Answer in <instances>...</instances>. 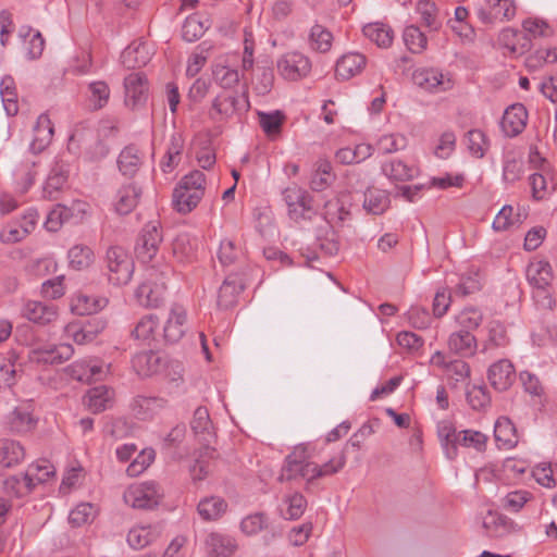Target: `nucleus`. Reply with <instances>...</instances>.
<instances>
[{
    "mask_svg": "<svg viewBox=\"0 0 557 557\" xmlns=\"http://www.w3.org/2000/svg\"><path fill=\"white\" fill-rule=\"evenodd\" d=\"M313 454L309 445L299 444L286 456L282 476L287 480L301 478L307 482L334 475L346 465V455L339 451L326 462L319 465L312 461Z\"/></svg>",
    "mask_w": 557,
    "mask_h": 557,
    "instance_id": "1",
    "label": "nucleus"
},
{
    "mask_svg": "<svg viewBox=\"0 0 557 557\" xmlns=\"http://www.w3.org/2000/svg\"><path fill=\"white\" fill-rule=\"evenodd\" d=\"M171 273L169 265H162L158 270L154 264H151L146 270V280L135 290V297L138 304L147 308L159 307L163 299L166 289L165 280Z\"/></svg>",
    "mask_w": 557,
    "mask_h": 557,
    "instance_id": "2",
    "label": "nucleus"
},
{
    "mask_svg": "<svg viewBox=\"0 0 557 557\" xmlns=\"http://www.w3.org/2000/svg\"><path fill=\"white\" fill-rule=\"evenodd\" d=\"M162 486L152 480L131 484L123 494L126 505L135 509H153L163 499Z\"/></svg>",
    "mask_w": 557,
    "mask_h": 557,
    "instance_id": "3",
    "label": "nucleus"
},
{
    "mask_svg": "<svg viewBox=\"0 0 557 557\" xmlns=\"http://www.w3.org/2000/svg\"><path fill=\"white\" fill-rule=\"evenodd\" d=\"M276 70L278 75L285 81L297 82L311 73L312 62L304 52L290 50L277 58Z\"/></svg>",
    "mask_w": 557,
    "mask_h": 557,
    "instance_id": "4",
    "label": "nucleus"
},
{
    "mask_svg": "<svg viewBox=\"0 0 557 557\" xmlns=\"http://www.w3.org/2000/svg\"><path fill=\"white\" fill-rule=\"evenodd\" d=\"M108 278L114 285L127 284L134 273V261L122 247H110L106 256Z\"/></svg>",
    "mask_w": 557,
    "mask_h": 557,
    "instance_id": "5",
    "label": "nucleus"
},
{
    "mask_svg": "<svg viewBox=\"0 0 557 557\" xmlns=\"http://www.w3.org/2000/svg\"><path fill=\"white\" fill-rule=\"evenodd\" d=\"M282 195L287 206L288 216L293 221L310 220L314 215L312 197L304 188L292 185L286 187Z\"/></svg>",
    "mask_w": 557,
    "mask_h": 557,
    "instance_id": "6",
    "label": "nucleus"
},
{
    "mask_svg": "<svg viewBox=\"0 0 557 557\" xmlns=\"http://www.w3.org/2000/svg\"><path fill=\"white\" fill-rule=\"evenodd\" d=\"M211 77L213 83L222 89L236 87L240 81L236 55L226 53L216 57L211 63Z\"/></svg>",
    "mask_w": 557,
    "mask_h": 557,
    "instance_id": "7",
    "label": "nucleus"
},
{
    "mask_svg": "<svg viewBox=\"0 0 557 557\" xmlns=\"http://www.w3.org/2000/svg\"><path fill=\"white\" fill-rule=\"evenodd\" d=\"M64 372L73 380L90 383L106 377L109 366L96 357L76 360L64 368Z\"/></svg>",
    "mask_w": 557,
    "mask_h": 557,
    "instance_id": "8",
    "label": "nucleus"
},
{
    "mask_svg": "<svg viewBox=\"0 0 557 557\" xmlns=\"http://www.w3.org/2000/svg\"><path fill=\"white\" fill-rule=\"evenodd\" d=\"M161 243L162 235L158 226L154 224L145 225L135 246L137 259L144 264L152 263L157 267L159 263L158 252Z\"/></svg>",
    "mask_w": 557,
    "mask_h": 557,
    "instance_id": "9",
    "label": "nucleus"
},
{
    "mask_svg": "<svg viewBox=\"0 0 557 557\" xmlns=\"http://www.w3.org/2000/svg\"><path fill=\"white\" fill-rule=\"evenodd\" d=\"M516 13L515 0H485V4L476 9L479 21L486 26L508 22L516 16Z\"/></svg>",
    "mask_w": 557,
    "mask_h": 557,
    "instance_id": "10",
    "label": "nucleus"
},
{
    "mask_svg": "<svg viewBox=\"0 0 557 557\" xmlns=\"http://www.w3.org/2000/svg\"><path fill=\"white\" fill-rule=\"evenodd\" d=\"M248 107L246 99H240L236 94H219L211 102L209 117L215 123H224L233 119L239 110Z\"/></svg>",
    "mask_w": 557,
    "mask_h": 557,
    "instance_id": "11",
    "label": "nucleus"
},
{
    "mask_svg": "<svg viewBox=\"0 0 557 557\" xmlns=\"http://www.w3.org/2000/svg\"><path fill=\"white\" fill-rule=\"evenodd\" d=\"M412 82L422 90L431 94L444 92L454 86L450 76L435 67L417 69L412 74Z\"/></svg>",
    "mask_w": 557,
    "mask_h": 557,
    "instance_id": "12",
    "label": "nucleus"
},
{
    "mask_svg": "<svg viewBox=\"0 0 557 557\" xmlns=\"http://www.w3.org/2000/svg\"><path fill=\"white\" fill-rule=\"evenodd\" d=\"M430 362L441 369L448 380L456 383L465 382L470 377L471 369L468 362L461 359L448 360L441 350H436L432 355Z\"/></svg>",
    "mask_w": 557,
    "mask_h": 557,
    "instance_id": "13",
    "label": "nucleus"
},
{
    "mask_svg": "<svg viewBox=\"0 0 557 557\" xmlns=\"http://www.w3.org/2000/svg\"><path fill=\"white\" fill-rule=\"evenodd\" d=\"M21 312L23 318L41 326L51 324L59 318L58 306L38 300H26Z\"/></svg>",
    "mask_w": 557,
    "mask_h": 557,
    "instance_id": "14",
    "label": "nucleus"
},
{
    "mask_svg": "<svg viewBox=\"0 0 557 557\" xmlns=\"http://www.w3.org/2000/svg\"><path fill=\"white\" fill-rule=\"evenodd\" d=\"M74 354L70 344L38 347L30 351L29 359L38 364H60L69 360Z\"/></svg>",
    "mask_w": 557,
    "mask_h": 557,
    "instance_id": "15",
    "label": "nucleus"
},
{
    "mask_svg": "<svg viewBox=\"0 0 557 557\" xmlns=\"http://www.w3.org/2000/svg\"><path fill=\"white\" fill-rule=\"evenodd\" d=\"M528 122V111L522 103H515L508 107L500 122L504 134L515 137L523 132Z\"/></svg>",
    "mask_w": 557,
    "mask_h": 557,
    "instance_id": "16",
    "label": "nucleus"
},
{
    "mask_svg": "<svg viewBox=\"0 0 557 557\" xmlns=\"http://www.w3.org/2000/svg\"><path fill=\"white\" fill-rule=\"evenodd\" d=\"M487 379L496 391H507L516 380L513 364L507 359L494 362L487 370Z\"/></svg>",
    "mask_w": 557,
    "mask_h": 557,
    "instance_id": "17",
    "label": "nucleus"
},
{
    "mask_svg": "<svg viewBox=\"0 0 557 557\" xmlns=\"http://www.w3.org/2000/svg\"><path fill=\"white\" fill-rule=\"evenodd\" d=\"M382 174L392 183H406L420 174V169L400 159H391L381 166Z\"/></svg>",
    "mask_w": 557,
    "mask_h": 557,
    "instance_id": "18",
    "label": "nucleus"
},
{
    "mask_svg": "<svg viewBox=\"0 0 557 557\" xmlns=\"http://www.w3.org/2000/svg\"><path fill=\"white\" fill-rule=\"evenodd\" d=\"M107 305V297L98 295H87L82 292L73 294L70 299V309L72 313L76 315H89L98 313L103 308H106Z\"/></svg>",
    "mask_w": 557,
    "mask_h": 557,
    "instance_id": "19",
    "label": "nucleus"
},
{
    "mask_svg": "<svg viewBox=\"0 0 557 557\" xmlns=\"http://www.w3.org/2000/svg\"><path fill=\"white\" fill-rule=\"evenodd\" d=\"M186 321V309L178 304H174L170 309L169 317L163 327V336L165 341L169 343L178 342L185 334Z\"/></svg>",
    "mask_w": 557,
    "mask_h": 557,
    "instance_id": "20",
    "label": "nucleus"
},
{
    "mask_svg": "<svg viewBox=\"0 0 557 557\" xmlns=\"http://www.w3.org/2000/svg\"><path fill=\"white\" fill-rule=\"evenodd\" d=\"M125 103L133 109L143 104L147 99V81L141 73H131L124 79Z\"/></svg>",
    "mask_w": 557,
    "mask_h": 557,
    "instance_id": "21",
    "label": "nucleus"
},
{
    "mask_svg": "<svg viewBox=\"0 0 557 557\" xmlns=\"http://www.w3.org/2000/svg\"><path fill=\"white\" fill-rule=\"evenodd\" d=\"M33 132L29 150L33 153H40L51 144L54 134L53 124L47 113H41L37 117Z\"/></svg>",
    "mask_w": 557,
    "mask_h": 557,
    "instance_id": "22",
    "label": "nucleus"
},
{
    "mask_svg": "<svg viewBox=\"0 0 557 557\" xmlns=\"http://www.w3.org/2000/svg\"><path fill=\"white\" fill-rule=\"evenodd\" d=\"M367 64V58L360 52H347L336 62L335 73L341 79L348 81L359 75Z\"/></svg>",
    "mask_w": 557,
    "mask_h": 557,
    "instance_id": "23",
    "label": "nucleus"
},
{
    "mask_svg": "<svg viewBox=\"0 0 557 557\" xmlns=\"http://www.w3.org/2000/svg\"><path fill=\"white\" fill-rule=\"evenodd\" d=\"M447 347L450 352L457 356L472 357L476 352L478 341L471 332L458 330L449 335Z\"/></svg>",
    "mask_w": 557,
    "mask_h": 557,
    "instance_id": "24",
    "label": "nucleus"
},
{
    "mask_svg": "<svg viewBox=\"0 0 557 557\" xmlns=\"http://www.w3.org/2000/svg\"><path fill=\"white\" fill-rule=\"evenodd\" d=\"M85 213L86 203L83 201H75L71 207L57 205L48 214L45 226L50 232H57L64 222L74 218V212Z\"/></svg>",
    "mask_w": 557,
    "mask_h": 557,
    "instance_id": "25",
    "label": "nucleus"
},
{
    "mask_svg": "<svg viewBox=\"0 0 557 557\" xmlns=\"http://www.w3.org/2000/svg\"><path fill=\"white\" fill-rule=\"evenodd\" d=\"M151 57L152 51L147 42L134 41L123 50L121 62L127 69L141 67L150 61Z\"/></svg>",
    "mask_w": 557,
    "mask_h": 557,
    "instance_id": "26",
    "label": "nucleus"
},
{
    "mask_svg": "<svg viewBox=\"0 0 557 557\" xmlns=\"http://www.w3.org/2000/svg\"><path fill=\"white\" fill-rule=\"evenodd\" d=\"M525 276L532 287H548L554 273L548 261L534 258L525 269Z\"/></svg>",
    "mask_w": 557,
    "mask_h": 557,
    "instance_id": "27",
    "label": "nucleus"
},
{
    "mask_svg": "<svg viewBox=\"0 0 557 557\" xmlns=\"http://www.w3.org/2000/svg\"><path fill=\"white\" fill-rule=\"evenodd\" d=\"M8 424L12 432L24 434L36 428L37 419L34 417L29 405H22L8 416Z\"/></svg>",
    "mask_w": 557,
    "mask_h": 557,
    "instance_id": "28",
    "label": "nucleus"
},
{
    "mask_svg": "<svg viewBox=\"0 0 557 557\" xmlns=\"http://www.w3.org/2000/svg\"><path fill=\"white\" fill-rule=\"evenodd\" d=\"M161 535V528L157 524L135 525L128 533L126 541L134 549H143L157 541Z\"/></svg>",
    "mask_w": 557,
    "mask_h": 557,
    "instance_id": "29",
    "label": "nucleus"
},
{
    "mask_svg": "<svg viewBox=\"0 0 557 557\" xmlns=\"http://www.w3.org/2000/svg\"><path fill=\"white\" fill-rule=\"evenodd\" d=\"M184 148L185 140L182 134H172L164 157L160 162V169L163 173H171L178 166L183 158Z\"/></svg>",
    "mask_w": 557,
    "mask_h": 557,
    "instance_id": "30",
    "label": "nucleus"
},
{
    "mask_svg": "<svg viewBox=\"0 0 557 557\" xmlns=\"http://www.w3.org/2000/svg\"><path fill=\"white\" fill-rule=\"evenodd\" d=\"M436 432L446 458L455 460L457 458V440L459 438V432L456 431L453 422L448 420L437 422Z\"/></svg>",
    "mask_w": 557,
    "mask_h": 557,
    "instance_id": "31",
    "label": "nucleus"
},
{
    "mask_svg": "<svg viewBox=\"0 0 557 557\" xmlns=\"http://www.w3.org/2000/svg\"><path fill=\"white\" fill-rule=\"evenodd\" d=\"M114 391L104 386H96L90 388L84 397L87 408L94 413L107 410L112 406Z\"/></svg>",
    "mask_w": 557,
    "mask_h": 557,
    "instance_id": "32",
    "label": "nucleus"
},
{
    "mask_svg": "<svg viewBox=\"0 0 557 557\" xmlns=\"http://www.w3.org/2000/svg\"><path fill=\"white\" fill-rule=\"evenodd\" d=\"M494 437L499 448L511 449L517 446V429L507 417H499L494 425Z\"/></svg>",
    "mask_w": 557,
    "mask_h": 557,
    "instance_id": "33",
    "label": "nucleus"
},
{
    "mask_svg": "<svg viewBox=\"0 0 557 557\" xmlns=\"http://www.w3.org/2000/svg\"><path fill=\"white\" fill-rule=\"evenodd\" d=\"M208 553L212 557H230L237 548L236 541L222 533H210L206 539Z\"/></svg>",
    "mask_w": 557,
    "mask_h": 557,
    "instance_id": "34",
    "label": "nucleus"
},
{
    "mask_svg": "<svg viewBox=\"0 0 557 557\" xmlns=\"http://www.w3.org/2000/svg\"><path fill=\"white\" fill-rule=\"evenodd\" d=\"M159 324L156 314H146L136 323L132 334L143 345L151 346L157 339Z\"/></svg>",
    "mask_w": 557,
    "mask_h": 557,
    "instance_id": "35",
    "label": "nucleus"
},
{
    "mask_svg": "<svg viewBox=\"0 0 557 557\" xmlns=\"http://www.w3.org/2000/svg\"><path fill=\"white\" fill-rule=\"evenodd\" d=\"M348 195H341L325 202L324 218L330 224L344 222L350 214Z\"/></svg>",
    "mask_w": 557,
    "mask_h": 557,
    "instance_id": "36",
    "label": "nucleus"
},
{
    "mask_svg": "<svg viewBox=\"0 0 557 557\" xmlns=\"http://www.w3.org/2000/svg\"><path fill=\"white\" fill-rule=\"evenodd\" d=\"M524 172L523 160L520 152L507 150L503 157V180L512 184L519 181Z\"/></svg>",
    "mask_w": 557,
    "mask_h": 557,
    "instance_id": "37",
    "label": "nucleus"
},
{
    "mask_svg": "<svg viewBox=\"0 0 557 557\" xmlns=\"http://www.w3.org/2000/svg\"><path fill=\"white\" fill-rule=\"evenodd\" d=\"M243 289L244 284L237 277L227 276L219 289L218 306L222 309L233 307Z\"/></svg>",
    "mask_w": 557,
    "mask_h": 557,
    "instance_id": "38",
    "label": "nucleus"
},
{
    "mask_svg": "<svg viewBox=\"0 0 557 557\" xmlns=\"http://www.w3.org/2000/svg\"><path fill=\"white\" fill-rule=\"evenodd\" d=\"M25 458V449L20 442L0 438V466L13 467Z\"/></svg>",
    "mask_w": 557,
    "mask_h": 557,
    "instance_id": "39",
    "label": "nucleus"
},
{
    "mask_svg": "<svg viewBox=\"0 0 557 557\" xmlns=\"http://www.w3.org/2000/svg\"><path fill=\"white\" fill-rule=\"evenodd\" d=\"M132 364L140 376H151L159 372L161 359L154 351H143L134 356Z\"/></svg>",
    "mask_w": 557,
    "mask_h": 557,
    "instance_id": "40",
    "label": "nucleus"
},
{
    "mask_svg": "<svg viewBox=\"0 0 557 557\" xmlns=\"http://www.w3.org/2000/svg\"><path fill=\"white\" fill-rule=\"evenodd\" d=\"M140 196V190L133 184L122 186L115 196L114 208L120 214H128L132 212Z\"/></svg>",
    "mask_w": 557,
    "mask_h": 557,
    "instance_id": "41",
    "label": "nucleus"
},
{
    "mask_svg": "<svg viewBox=\"0 0 557 557\" xmlns=\"http://www.w3.org/2000/svg\"><path fill=\"white\" fill-rule=\"evenodd\" d=\"M391 205L389 195L380 188H368L364 193L363 209L371 214H382Z\"/></svg>",
    "mask_w": 557,
    "mask_h": 557,
    "instance_id": "42",
    "label": "nucleus"
},
{
    "mask_svg": "<svg viewBox=\"0 0 557 557\" xmlns=\"http://www.w3.org/2000/svg\"><path fill=\"white\" fill-rule=\"evenodd\" d=\"M488 436L485 433L473 429H467L459 431L457 448L460 446L481 454L486 450Z\"/></svg>",
    "mask_w": 557,
    "mask_h": 557,
    "instance_id": "43",
    "label": "nucleus"
},
{
    "mask_svg": "<svg viewBox=\"0 0 557 557\" xmlns=\"http://www.w3.org/2000/svg\"><path fill=\"white\" fill-rule=\"evenodd\" d=\"M363 35L380 48H387L394 38L393 29L382 23H370L363 26Z\"/></svg>",
    "mask_w": 557,
    "mask_h": 557,
    "instance_id": "44",
    "label": "nucleus"
},
{
    "mask_svg": "<svg viewBox=\"0 0 557 557\" xmlns=\"http://www.w3.org/2000/svg\"><path fill=\"white\" fill-rule=\"evenodd\" d=\"M166 405V401L158 397L138 396L134 401L133 410L143 420L150 419L159 413Z\"/></svg>",
    "mask_w": 557,
    "mask_h": 557,
    "instance_id": "45",
    "label": "nucleus"
},
{
    "mask_svg": "<svg viewBox=\"0 0 557 557\" xmlns=\"http://www.w3.org/2000/svg\"><path fill=\"white\" fill-rule=\"evenodd\" d=\"M202 197L199 196L198 191H191L190 189L182 188L176 186L173 191V205L177 212L186 214L193 211L199 203Z\"/></svg>",
    "mask_w": 557,
    "mask_h": 557,
    "instance_id": "46",
    "label": "nucleus"
},
{
    "mask_svg": "<svg viewBox=\"0 0 557 557\" xmlns=\"http://www.w3.org/2000/svg\"><path fill=\"white\" fill-rule=\"evenodd\" d=\"M0 95L3 108L9 116H14L18 112L17 92L15 82L12 76L7 75L0 82Z\"/></svg>",
    "mask_w": 557,
    "mask_h": 557,
    "instance_id": "47",
    "label": "nucleus"
},
{
    "mask_svg": "<svg viewBox=\"0 0 557 557\" xmlns=\"http://www.w3.org/2000/svg\"><path fill=\"white\" fill-rule=\"evenodd\" d=\"M69 263L72 269L84 270L89 268L95 261V255L90 247L77 244L67 252Z\"/></svg>",
    "mask_w": 557,
    "mask_h": 557,
    "instance_id": "48",
    "label": "nucleus"
},
{
    "mask_svg": "<svg viewBox=\"0 0 557 557\" xmlns=\"http://www.w3.org/2000/svg\"><path fill=\"white\" fill-rule=\"evenodd\" d=\"M307 507V500L300 493L287 495L281 505V515L288 520H295L302 516Z\"/></svg>",
    "mask_w": 557,
    "mask_h": 557,
    "instance_id": "49",
    "label": "nucleus"
},
{
    "mask_svg": "<svg viewBox=\"0 0 557 557\" xmlns=\"http://www.w3.org/2000/svg\"><path fill=\"white\" fill-rule=\"evenodd\" d=\"M25 473L35 487L52 478L55 474V468L49 460L40 459L30 463Z\"/></svg>",
    "mask_w": 557,
    "mask_h": 557,
    "instance_id": "50",
    "label": "nucleus"
},
{
    "mask_svg": "<svg viewBox=\"0 0 557 557\" xmlns=\"http://www.w3.org/2000/svg\"><path fill=\"white\" fill-rule=\"evenodd\" d=\"M141 163L139 149L135 146L125 147L117 160L119 169L124 175H134Z\"/></svg>",
    "mask_w": 557,
    "mask_h": 557,
    "instance_id": "51",
    "label": "nucleus"
},
{
    "mask_svg": "<svg viewBox=\"0 0 557 557\" xmlns=\"http://www.w3.org/2000/svg\"><path fill=\"white\" fill-rule=\"evenodd\" d=\"M333 42L332 33L320 24L311 27L309 34V46L312 50L325 53L330 51Z\"/></svg>",
    "mask_w": 557,
    "mask_h": 557,
    "instance_id": "52",
    "label": "nucleus"
},
{
    "mask_svg": "<svg viewBox=\"0 0 557 557\" xmlns=\"http://www.w3.org/2000/svg\"><path fill=\"white\" fill-rule=\"evenodd\" d=\"M227 508L226 502L221 497H207L198 504V513L205 520L219 519Z\"/></svg>",
    "mask_w": 557,
    "mask_h": 557,
    "instance_id": "53",
    "label": "nucleus"
},
{
    "mask_svg": "<svg viewBox=\"0 0 557 557\" xmlns=\"http://www.w3.org/2000/svg\"><path fill=\"white\" fill-rule=\"evenodd\" d=\"M33 490V483L28 480L26 473L10 475L3 481V491L11 496L22 497Z\"/></svg>",
    "mask_w": 557,
    "mask_h": 557,
    "instance_id": "54",
    "label": "nucleus"
},
{
    "mask_svg": "<svg viewBox=\"0 0 557 557\" xmlns=\"http://www.w3.org/2000/svg\"><path fill=\"white\" fill-rule=\"evenodd\" d=\"M466 145L470 154L481 159L490 148V140L481 129H471L467 133Z\"/></svg>",
    "mask_w": 557,
    "mask_h": 557,
    "instance_id": "55",
    "label": "nucleus"
},
{
    "mask_svg": "<svg viewBox=\"0 0 557 557\" xmlns=\"http://www.w3.org/2000/svg\"><path fill=\"white\" fill-rule=\"evenodd\" d=\"M97 509L91 503H81L69 513V522L72 527L79 528L94 521Z\"/></svg>",
    "mask_w": 557,
    "mask_h": 557,
    "instance_id": "56",
    "label": "nucleus"
},
{
    "mask_svg": "<svg viewBox=\"0 0 557 557\" xmlns=\"http://www.w3.org/2000/svg\"><path fill=\"white\" fill-rule=\"evenodd\" d=\"M270 525L269 518L262 512L246 516L240 521V531L247 536H255L267 530Z\"/></svg>",
    "mask_w": 557,
    "mask_h": 557,
    "instance_id": "57",
    "label": "nucleus"
},
{
    "mask_svg": "<svg viewBox=\"0 0 557 557\" xmlns=\"http://www.w3.org/2000/svg\"><path fill=\"white\" fill-rule=\"evenodd\" d=\"M488 336L483 344L482 352L485 354L491 347H504L508 343L506 327L498 321L488 323Z\"/></svg>",
    "mask_w": 557,
    "mask_h": 557,
    "instance_id": "58",
    "label": "nucleus"
},
{
    "mask_svg": "<svg viewBox=\"0 0 557 557\" xmlns=\"http://www.w3.org/2000/svg\"><path fill=\"white\" fill-rule=\"evenodd\" d=\"M208 28V25L201 20L199 15H190L186 17L182 26V36L184 40L193 42L198 40Z\"/></svg>",
    "mask_w": 557,
    "mask_h": 557,
    "instance_id": "59",
    "label": "nucleus"
},
{
    "mask_svg": "<svg viewBox=\"0 0 557 557\" xmlns=\"http://www.w3.org/2000/svg\"><path fill=\"white\" fill-rule=\"evenodd\" d=\"M404 41L412 53H421L425 50L428 39L425 35L414 25H409L404 30Z\"/></svg>",
    "mask_w": 557,
    "mask_h": 557,
    "instance_id": "60",
    "label": "nucleus"
},
{
    "mask_svg": "<svg viewBox=\"0 0 557 557\" xmlns=\"http://www.w3.org/2000/svg\"><path fill=\"white\" fill-rule=\"evenodd\" d=\"M243 255L242 248L236 244L234 239L228 237L223 238L220 242L218 250V259L222 265L228 267Z\"/></svg>",
    "mask_w": 557,
    "mask_h": 557,
    "instance_id": "61",
    "label": "nucleus"
},
{
    "mask_svg": "<svg viewBox=\"0 0 557 557\" xmlns=\"http://www.w3.org/2000/svg\"><path fill=\"white\" fill-rule=\"evenodd\" d=\"M483 321L482 312L473 307L465 308L456 315L459 330L471 332L476 330Z\"/></svg>",
    "mask_w": 557,
    "mask_h": 557,
    "instance_id": "62",
    "label": "nucleus"
},
{
    "mask_svg": "<svg viewBox=\"0 0 557 557\" xmlns=\"http://www.w3.org/2000/svg\"><path fill=\"white\" fill-rule=\"evenodd\" d=\"M156 453L152 448L143 449L126 468V474L135 478L144 473L154 461Z\"/></svg>",
    "mask_w": 557,
    "mask_h": 557,
    "instance_id": "63",
    "label": "nucleus"
},
{
    "mask_svg": "<svg viewBox=\"0 0 557 557\" xmlns=\"http://www.w3.org/2000/svg\"><path fill=\"white\" fill-rule=\"evenodd\" d=\"M66 182V172L62 168H53L44 186V196L48 199H54L55 193L62 189Z\"/></svg>",
    "mask_w": 557,
    "mask_h": 557,
    "instance_id": "64",
    "label": "nucleus"
}]
</instances>
